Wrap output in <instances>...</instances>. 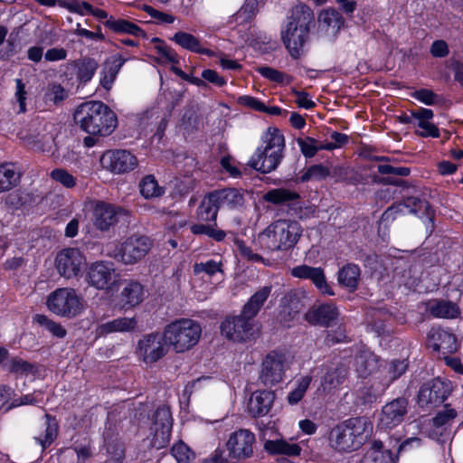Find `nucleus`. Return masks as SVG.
I'll return each mask as SVG.
<instances>
[{"label":"nucleus","mask_w":463,"mask_h":463,"mask_svg":"<svg viewBox=\"0 0 463 463\" xmlns=\"http://www.w3.org/2000/svg\"><path fill=\"white\" fill-rule=\"evenodd\" d=\"M216 224H194L191 226V232L194 235H206L216 241H222L226 236L224 231L217 229Z\"/></svg>","instance_id":"obj_47"},{"label":"nucleus","mask_w":463,"mask_h":463,"mask_svg":"<svg viewBox=\"0 0 463 463\" xmlns=\"http://www.w3.org/2000/svg\"><path fill=\"white\" fill-rule=\"evenodd\" d=\"M212 193V197L214 198L217 207H226L235 209L242 207L244 203V194L237 188H223L214 190Z\"/></svg>","instance_id":"obj_28"},{"label":"nucleus","mask_w":463,"mask_h":463,"mask_svg":"<svg viewBox=\"0 0 463 463\" xmlns=\"http://www.w3.org/2000/svg\"><path fill=\"white\" fill-rule=\"evenodd\" d=\"M377 170L381 175H392L398 176H407L411 173L409 167L393 166L391 165H378Z\"/></svg>","instance_id":"obj_61"},{"label":"nucleus","mask_w":463,"mask_h":463,"mask_svg":"<svg viewBox=\"0 0 463 463\" xmlns=\"http://www.w3.org/2000/svg\"><path fill=\"white\" fill-rule=\"evenodd\" d=\"M126 61L127 59L121 54H116L108 58L103 63L100 71V86L109 90Z\"/></svg>","instance_id":"obj_26"},{"label":"nucleus","mask_w":463,"mask_h":463,"mask_svg":"<svg viewBox=\"0 0 463 463\" xmlns=\"http://www.w3.org/2000/svg\"><path fill=\"white\" fill-rule=\"evenodd\" d=\"M285 308H288V321L293 319L307 306V296L304 291L292 290L282 298Z\"/></svg>","instance_id":"obj_36"},{"label":"nucleus","mask_w":463,"mask_h":463,"mask_svg":"<svg viewBox=\"0 0 463 463\" xmlns=\"http://www.w3.org/2000/svg\"><path fill=\"white\" fill-rule=\"evenodd\" d=\"M219 207H217L212 193L208 194L198 207V216L204 222H214L217 217Z\"/></svg>","instance_id":"obj_43"},{"label":"nucleus","mask_w":463,"mask_h":463,"mask_svg":"<svg viewBox=\"0 0 463 463\" xmlns=\"http://www.w3.org/2000/svg\"><path fill=\"white\" fill-rule=\"evenodd\" d=\"M104 25L117 33H127L143 38L146 36L143 29L126 19H116L113 16H110L104 22Z\"/></svg>","instance_id":"obj_35"},{"label":"nucleus","mask_w":463,"mask_h":463,"mask_svg":"<svg viewBox=\"0 0 463 463\" xmlns=\"http://www.w3.org/2000/svg\"><path fill=\"white\" fill-rule=\"evenodd\" d=\"M361 270L358 265L348 263L345 265L339 271L337 280L340 285L355 290L360 280Z\"/></svg>","instance_id":"obj_38"},{"label":"nucleus","mask_w":463,"mask_h":463,"mask_svg":"<svg viewBox=\"0 0 463 463\" xmlns=\"http://www.w3.org/2000/svg\"><path fill=\"white\" fill-rule=\"evenodd\" d=\"M457 416V412L454 409H446L439 412L433 419L434 425L437 427L445 425L449 420H453Z\"/></svg>","instance_id":"obj_64"},{"label":"nucleus","mask_w":463,"mask_h":463,"mask_svg":"<svg viewBox=\"0 0 463 463\" xmlns=\"http://www.w3.org/2000/svg\"><path fill=\"white\" fill-rule=\"evenodd\" d=\"M329 175V170L322 165H314L299 177L300 182L306 183L311 179L322 180Z\"/></svg>","instance_id":"obj_53"},{"label":"nucleus","mask_w":463,"mask_h":463,"mask_svg":"<svg viewBox=\"0 0 463 463\" xmlns=\"http://www.w3.org/2000/svg\"><path fill=\"white\" fill-rule=\"evenodd\" d=\"M84 263V256L75 248L61 250L55 259V266L59 274L66 279L78 276Z\"/></svg>","instance_id":"obj_18"},{"label":"nucleus","mask_w":463,"mask_h":463,"mask_svg":"<svg viewBox=\"0 0 463 463\" xmlns=\"http://www.w3.org/2000/svg\"><path fill=\"white\" fill-rule=\"evenodd\" d=\"M347 376V369L340 364H331L326 366V371L321 381L324 392H331L344 383Z\"/></svg>","instance_id":"obj_30"},{"label":"nucleus","mask_w":463,"mask_h":463,"mask_svg":"<svg viewBox=\"0 0 463 463\" xmlns=\"http://www.w3.org/2000/svg\"><path fill=\"white\" fill-rule=\"evenodd\" d=\"M263 198L266 202L272 203L274 204H281L298 200L300 196L296 192L284 188H276L267 192Z\"/></svg>","instance_id":"obj_42"},{"label":"nucleus","mask_w":463,"mask_h":463,"mask_svg":"<svg viewBox=\"0 0 463 463\" xmlns=\"http://www.w3.org/2000/svg\"><path fill=\"white\" fill-rule=\"evenodd\" d=\"M331 139L334 142H329L325 145H321V148L325 150H333L336 147H339L347 143L348 137L345 134L335 131L331 134Z\"/></svg>","instance_id":"obj_63"},{"label":"nucleus","mask_w":463,"mask_h":463,"mask_svg":"<svg viewBox=\"0 0 463 463\" xmlns=\"http://www.w3.org/2000/svg\"><path fill=\"white\" fill-rule=\"evenodd\" d=\"M286 369L285 354L270 352L261 363L258 380L263 386L271 388L283 381Z\"/></svg>","instance_id":"obj_11"},{"label":"nucleus","mask_w":463,"mask_h":463,"mask_svg":"<svg viewBox=\"0 0 463 463\" xmlns=\"http://www.w3.org/2000/svg\"><path fill=\"white\" fill-rule=\"evenodd\" d=\"M257 71L264 78L276 83H284L285 81L289 83L291 80V77L271 67H258Z\"/></svg>","instance_id":"obj_51"},{"label":"nucleus","mask_w":463,"mask_h":463,"mask_svg":"<svg viewBox=\"0 0 463 463\" xmlns=\"http://www.w3.org/2000/svg\"><path fill=\"white\" fill-rule=\"evenodd\" d=\"M151 246L152 242L147 236L132 235L121 244L116 258L124 264H135L147 254Z\"/></svg>","instance_id":"obj_14"},{"label":"nucleus","mask_w":463,"mask_h":463,"mask_svg":"<svg viewBox=\"0 0 463 463\" xmlns=\"http://www.w3.org/2000/svg\"><path fill=\"white\" fill-rule=\"evenodd\" d=\"M275 400L272 391H255L248 402V411L253 418L266 416L271 410Z\"/></svg>","instance_id":"obj_25"},{"label":"nucleus","mask_w":463,"mask_h":463,"mask_svg":"<svg viewBox=\"0 0 463 463\" xmlns=\"http://www.w3.org/2000/svg\"><path fill=\"white\" fill-rule=\"evenodd\" d=\"M407 359H393L387 363L380 372L378 377H374L371 385L372 395L374 399L383 394L387 388L399 379L408 370Z\"/></svg>","instance_id":"obj_13"},{"label":"nucleus","mask_w":463,"mask_h":463,"mask_svg":"<svg viewBox=\"0 0 463 463\" xmlns=\"http://www.w3.org/2000/svg\"><path fill=\"white\" fill-rule=\"evenodd\" d=\"M318 28L326 33L336 35L345 24V19L335 8H327L320 11L318 17Z\"/></svg>","instance_id":"obj_27"},{"label":"nucleus","mask_w":463,"mask_h":463,"mask_svg":"<svg viewBox=\"0 0 463 463\" xmlns=\"http://www.w3.org/2000/svg\"><path fill=\"white\" fill-rule=\"evenodd\" d=\"M378 357L368 350H362L354 358L355 371L359 377L366 378L378 368Z\"/></svg>","instance_id":"obj_34"},{"label":"nucleus","mask_w":463,"mask_h":463,"mask_svg":"<svg viewBox=\"0 0 463 463\" xmlns=\"http://www.w3.org/2000/svg\"><path fill=\"white\" fill-rule=\"evenodd\" d=\"M262 141L263 145L256 149L248 165L268 174L277 169L284 156L285 138L278 128H269Z\"/></svg>","instance_id":"obj_5"},{"label":"nucleus","mask_w":463,"mask_h":463,"mask_svg":"<svg viewBox=\"0 0 463 463\" xmlns=\"http://www.w3.org/2000/svg\"><path fill=\"white\" fill-rule=\"evenodd\" d=\"M372 424L364 418H350L335 425L329 432V445L335 451L346 453L357 450L367 440Z\"/></svg>","instance_id":"obj_3"},{"label":"nucleus","mask_w":463,"mask_h":463,"mask_svg":"<svg viewBox=\"0 0 463 463\" xmlns=\"http://www.w3.org/2000/svg\"><path fill=\"white\" fill-rule=\"evenodd\" d=\"M428 344L433 351L442 355L451 354L458 350L456 335L443 328L433 327L428 334Z\"/></svg>","instance_id":"obj_21"},{"label":"nucleus","mask_w":463,"mask_h":463,"mask_svg":"<svg viewBox=\"0 0 463 463\" xmlns=\"http://www.w3.org/2000/svg\"><path fill=\"white\" fill-rule=\"evenodd\" d=\"M137 320L133 317H118L99 325L97 328L99 335H107L113 333H128L136 330Z\"/></svg>","instance_id":"obj_29"},{"label":"nucleus","mask_w":463,"mask_h":463,"mask_svg":"<svg viewBox=\"0 0 463 463\" xmlns=\"http://www.w3.org/2000/svg\"><path fill=\"white\" fill-rule=\"evenodd\" d=\"M430 313L439 318L453 319L459 316L458 305L449 300H433L429 307Z\"/></svg>","instance_id":"obj_37"},{"label":"nucleus","mask_w":463,"mask_h":463,"mask_svg":"<svg viewBox=\"0 0 463 463\" xmlns=\"http://www.w3.org/2000/svg\"><path fill=\"white\" fill-rule=\"evenodd\" d=\"M259 0H246L245 4L234 14V19L240 24L250 23L259 12Z\"/></svg>","instance_id":"obj_45"},{"label":"nucleus","mask_w":463,"mask_h":463,"mask_svg":"<svg viewBox=\"0 0 463 463\" xmlns=\"http://www.w3.org/2000/svg\"><path fill=\"white\" fill-rule=\"evenodd\" d=\"M21 175L11 164L0 165V193L9 191L20 182Z\"/></svg>","instance_id":"obj_41"},{"label":"nucleus","mask_w":463,"mask_h":463,"mask_svg":"<svg viewBox=\"0 0 463 463\" xmlns=\"http://www.w3.org/2000/svg\"><path fill=\"white\" fill-rule=\"evenodd\" d=\"M255 435L249 430L240 429L232 432L227 442L226 449H217L213 455V463H236L253 455Z\"/></svg>","instance_id":"obj_6"},{"label":"nucleus","mask_w":463,"mask_h":463,"mask_svg":"<svg viewBox=\"0 0 463 463\" xmlns=\"http://www.w3.org/2000/svg\"><path fill=\"white\" fill-rule=\"evenodd\" d=\"M264 449L270 454H283L289 457L298 456L301 448L297 443H290L285 439L267 440Z\"/></svg>","instance_id":"obj_39"},{"label":"nucleus","mask_w":463,"mask_h":463,"mask_svg":"<svg viewBox=\"0 0 463 463\" xmlns=\"http://www.w3.org/2000/svg\"><path fill=\"white\" fill-rule=\"evenodd\" d=\"M171 41L183 49L195 53L205 54L209 57L216 55L213 51L202 47L200 40L189 33L179 31L174 34Z\"/></svg>","instance_id":"obj_31"},{"label":"nucleus","mask_w":463,"mask_h":463,"mask_svg":"<svg viewBox=\"0 0 463 463\" xmlns=\"http://www.w3.org/2000/svg\"><path fill=\"white\" fill-rule=\"evenodd\" d=\"M412 97L429 106L436 104L439 100V96L428 89L416 90Z\"/></svg>","instance_id":"obj_60"},{"label":"nucleus","mask_w":463,"mask_h":463,"mask_svg":"<svg viewBox=\"0 0 463 463\" xmlns=\"http://www.w3.org/2000/svg\"><path fill=\"white\" fill-rule=\"evenodd\" d=\"M61 6L80 15H86L88 10H91V5L83 0H61Z\"/></svg>","instance_id":"obj_54"},{"label":"nucleus","mask_w":463,"mask_h":463,"mask_svg":"<svg viewBox=\"0 0 463 463\" xmlns=\"http://www.w3.org/2000/svg\"><path fill=\"white\" fill-rule=\"evenodd\" d=\"M302 232L296 221L278 220L258 235V241L262 249L269 251L288 250L298 243Z\"/></svg>","instance_id":"obj_4"},{"label":"nucleus","mask_w":463,"mask_h":463,"mask_svg":"<svg viewBox=\"0 0 463 463\" xmlns=\"http://www.w3.org/2000/svg\"><path fill=\"white\" fill-rule=\"evenodd\" d=\"M408 400L403 397L386 403L382 409L380 425L384 429H392L400 425L408 412Z\"/></svg>","instance_id":"obj_20"},{"label":"nucleus","mask_w":463,"mask_h":463,"mask_svg":"<svg viewBox=\"0 0 463 463\" xmlns=\"http://www.w3.org/2000/svg\"><path fill=\"white\" fill-rule=\"evenodd\" d=\"M171 454L177 463H191L195 457L194 453L183 441H179L172 447Z\"/></svg>","instance_id":"obj_48"},{"label":"nucleus","mask_w":463,"mask_h":463,"mask_svg":"<svg viewBox=\"0 0 463 463\" xmlns=\"http://www.w3.org/2000/svg\"><path fill=\"white\" fill-rule=\"evenodd\" d=\"M46 97L57 104L67 97V91L61 84L53 83L49 85Z\"/></svg>","instance_id":"obj_59"},{"label":"nucleus","mask_w":463,"mask_h":463,"mask_svg":"<svg viewBox=\"0 0 463 463\" xmlns=\"http://www.w3.org/2000/svg\"><path fill=\"white\" fill-rule=\"evenodd\" d=\"M88 284L99 290H113L120 283V276L116 271L114 264L109 261H96L87 269Z\"/></svg>","instance_id":"obj_8"},{"label":"nucleus","mask_w":463,"mask_h":463,"mask_svg":"<svg viewBox=\"0 0 463 463\" xmlns=\"http://www.w3.org/2000/svg\"><path fill=\"white\" fill-rule=\"evenodd\" d=\"M315 26L313 10L304 3H298L288 12L280 29V37L291 57L298 59L309 40Z\"/></svg>","instance_id":"obj_1"},{"label":"nucleus","mask_w":463,"mask_h":463,"mask_svg":"<svg viewBox=\"0 0 463 463\" xmlns=\"http://www.w3.org/2000/svg\"><path fill=\"white\" fill-rule=\"evenodd\" d=\"M34 321H36L40 326L45 327L57 337L62 338L66 335V330L60 324L49 319L44 315H36L34 317Z\"/></svg>","instance_id":"obj_50"},{"label":"nucleus","mask_w":463,"mask_h":463,"mask_svg":"<svg viewBox=\"0 0 463 463\" xmlns=\"http://www.w3.org/2000/svg\"><path fill=\"white\" fill-rule=\"evenodd\" d=\"M297 143L300 147L302 154L306 157H313L318 150H321V146H317V141L313 138L307 137L305 138L298 137Z\"/></svg>","instance_id":"obj_55"},{"label":"nucleus","mask_w":463,"mask_h":463,"mask_svg":"<svg viewBox=\"0 0 463 463\" xmlns=\"http://www.w3.org/2000/svg\"><path fill=\"white\" fill-rule=\"evenodd\" d=\"M202 328L192 319H179L167 325L164 331L166 342L175 352L183 353L194 346L201 336Z\"/></svg>","instance_id":"obj_7"},{"label":"nucleus","mask_w":463,"mask_h":463,"mask_svg":"<svg viewBox=\"0 0 463 463\" xmlns=\"http://www.w3.org/2000/svg\"><path fill=\"white\" fill-rule=\"evenodd\" d=\"M219 271H222V263L213 260H209L205 262L195 263L194 265V272L196 275L205 273L208 276H213Z\"/></svg>","instance_id":"obj_56"},{"label":"nucleus","mask_w":463,"mask_h":463,"mask_svg":"<svg viewBox=\"0 0 463 463\" xmlns=\"http://www.w3.org/2000/svg\"><path fill=\"white\" fill-rule=\"evenodd\" d=\"M59 424L55 417L45 414L43 420L33 429V439L40 444L42 449L48 448L57 438Z\"/></svg>","instance_id":"obj_22"},{"label":"nucleus","mask_w":463,"mask_h":463,"mask_svg":"<svg viewBox=\"0 0 463 463\" xmlns=\"http://www.w3.org/2000/svg\"><path fill=\"white\" fill-rule=\"evenodd\" d=\"M338 315L334 304L325 303L309 308L305 314V320L313 326L329 327L337 319Z\"/></svg>","instance_id":"obj_24"},{"label":"nucleus","mask_w":463,"mask_h":463,"mask_svg":"<svg viewBox=\"0 0 463 463\" xmlns=\"http://www.w3.org/2000/svg\"><path fill=\"white\" fill-rule=\"evenodd\" d=\"M311 383L310 376L302 377L298 383L296 388L288 395V402L291 405L298 403L304 397Z\"/></svg>","instance_id":"obj_49"},{"label":"nucleus","mask_w":463,"mask_h":463,"mask_svg":"<svg viewBox=\"0 0 463 463\" xmlns=\"http://www.w3.org/2000/svg\"><path fill=\"white\" fill-rule=\"evenodd\" d=\"M142 10L149 14L151 18L155 19L157 24H172L175 20L172 14L156 10L147 5H143Z\"/></svg>","instance_id":"obj_58"},{"label":"nucleus","mask_w":463,"mask_h":463,"mask_svg":"<svg viewBox=\"0 0 463 463\" xmlns=\"http://www.w3.org/2000/svg\"><path fill=\"white\" fill-rule=\"evenodd\" d=\"M94 226L101 232H107L116 225L120 217L127 216L128 211L123 207L100 200L90 203Z\"/></svg>","instance_id":"obj_12"},{"label":"nucleus","mask_w":463,"mask_h":463,"mask_svg":"<svg viewBox=\"0 0 463 463\" xmlns=\"http://www.w3.org/2000/svg\"><path fill=\"white\" fill-rule=\"evenodd\" d=\"M164 335L150 333L145 335L138 342L137 354L146 363H156L164 357L167 353Z\"/></svg>","instance_id":"obj_16"},{"label":"nucleus","mask_w":463,"mask_h":463,"mask_svg":"<svg viewBox=\"0 0 463 463\" xmlns=\"http://www.w3.org/2000/svg\"><path fill=\"white\" fill-rule=\"evenodd\" d=\"M51 176L53 180L59 182L66 188H73L76 185V178L65 169H54L52 171Z\"/></svg>","instance_id":"obj_57"},{"label":"nucleus","mask_w":463,"mask_h":463,"mask_svg":"<svg viewBox=\"0 0 463 463\" xmlns=\"http://www.w3.org/2000/svg\"><path fill=\"white\" fill-rule=\"evenodd\" d=\"M172 426L173 419L170 409L167 406L158 407L153 415V447L159 449L168 444L170 441Z\"/></svg>","instance_id":"obj_17"},{"label":"nucleus","mask_w":463,"mask_h":463,"mask_svg":"<svg viewBox=\"0 0 463 463\" xmlns=\"http://www.w3.org/2000/svg\"><path fill=\"white\" fill-rule=\"evenodd\" d=\"M16 90H15V99L19 104V113H24L26 111V90L25 84L23 82L21 79L15 80Z\"/></svg>","instance_id":"obj_62"},{"label":"nucleus","mask_w":463,"mask_h":463,"mask_svg":"<svg viewBox=\"0 0 463 463\" xmlns=\"http://www.w3.org/2000/svg\"><path fill=\"white\" fill-rule=\"evenodd\" d=\"M125 287L120 292L121 301L128 307L138 306L145 298V290L142 284L135 280H125Z\"/></svg>","instance_id":"obj_33"},{"label":"nucleus","mask_w":463,"mask_h":463,"mask_svg":"<svg viewBox=\"0 0 463 463\" xmlns=\"http://www.w3.org/2000/svg\"><path fill=\"white\" fill-rule=\"evenodd\" d=\"M140 193L145 198L159 197L164 194V188L159 186L154 175L145 176L139 183Z\"/></svg>","instance_id":"obj_46"},{"label":"nucleus","mask_w":463,"mask_h":463,"mask_svg":"<svg viewBox=\"0 0 463 463\" xmlns=\"http://www.w3.org/2000/svg\"><path fill=\"white\" fill-rule=\"evenodd\" d=\"M222 334L233 342H247L255 337L257 328L255 320L243 314L227 317L221 325Z\"/></svg>","instance_id":"obj_10"},{"label":"nucleus","mask_w":463,"mask_h":463,"mask_svg":"<svg viewBox=\"0 0 463 463\" xmlns=\"http://www.w3.org/2000/svg\"><path fill=\"white\" fill-rule=\"evenodd\" d=\"M271 293V287L265 286L256 291L244 304L241 314L254 320Z\"/></svg>","instance_id":"obj_32"},{"label":"nucleus","mask_w":463,"mask_h":463,"mask_svg":"<svg viewBox=\"0 0 463 463\" xmlns=\"http://www.w3.org/2000/svg\"><path fill=\"white\" fill-rule=\"evenodd\" d=\"M73 118L81 130L92 136H109L118 125L116 114L101 101H88L79 105Z\"/></svg>","instance_id":"obj_2"},{"label":"nucleus","mask_w":463,"mask_h":463,"mask_svg":"<svg viewBox=\"0 0 463 463\" xmlns=\"http://www.w3.org/2000/svg\"><path fill=\"white\" fill-rule=\"evenodd\" d=\"M47 306L54 314L67 317H75L82 308L76 291L70 288H58L50 294Z\"/></svg>","instance_id":"obj_9"},{"label":"nucleus","mask_w":463,"mask_h":463,"mask_svg":"<svg viewBox=\"0 0 463 463\" xmlns=\"http://www.w3.org/2000/svg\"><path fill=\"white\" fill-rule=\"evenodd\" d=\"M75 66L77 68L76 76L78 80L80 83H87L93 78L99 68V62L93 58L84 57L76 61Z\"/></svg>","instance_id":"obj_40"},{"label":"nucleus","mask_w":463,"mask_h":463,"mask_svg":"<svg viewBox=\"0 0 463 463\" xmlns=\"http://www.w3.org/2000/svg\"><path fill=\"white\" fill-rule=\"evenodd\" d=\"M9 373L16 374H28L33 372V365L20 357L12 358L6 364Z\"/></svg>","instance_id":"obj_52"},{"label":"nucleus","mask_w":463,"mask_h":463,"mask_svg":"<svg viewBox=\"0 0 463 463\" xmlns=\"http://www.w3.org/2000/svg\"><path fill=\"white\" fill-rule=\"evenodd\" d=\"M294 278L310 279L317 288L322 293L333 296L335 293L326 282L324 270L321 268L310 267L307 265L296 266L290 270Z\"/></svg>","instance_id":"obj_23"},{"label":"nucleus","mask_w":463,"mask_h":463,"mask_svg":"<svg viewBox=\"0 0 463 463\" xmlns=\"http://www.w3.org/2000/svg\"><path fill=\"white\" fill-rule=\"evenodd\" d=\"M100 164L114 174L129 172L137 165V157L127 150L107 151L100 158Z\"/></svg>","instance_id":"obj_19"},{"label":"nucleus","mask_w":463,"mask_h":463,"mask_svg":"<svg viewBox=\"0 0 463 463\" xmlns=\"http://www.w3.org/2000/svg\"><path fill=\"white\" fill-rule=\"evenodd\" d=\"M451 391L449 382L440 378L430 380L422 384L418 393L420 406L436 407L448 398Z\"/></svg>","instance_id":"obj_15"},{"label":"nucleus","mask_w":463,"mask_h":463,"mask_svg":"<svg viewBox=\"0 0 463 463\" xmlns=\"http://www.w3.org/2000/svg\"><path fill=\"white\" fill-rule=\"evenodd\" d=\"M108 458L105 463H123L125 458L124 444L118 439H105Z\"/></svg>","instance_id":"obj_44"}]
</instances>
